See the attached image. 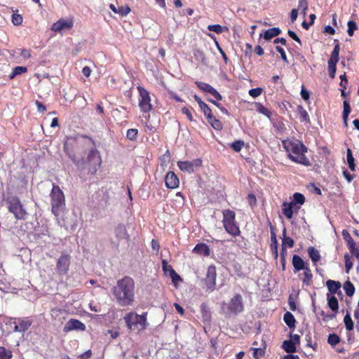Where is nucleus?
<instances>
[{"instance_id":"nucleus-1","label":"nucleus","mask_w":359,"mask_h":359,"mask_svg":"<svg viewBox=\"0 0 359 359\" xmlns=\"http://www.w3.org/2000/svg\"><path fill=\"white\" fill-rule=\"evenodd\" d=\"M111 293L118 305L123 307L132 306L135 300V280L125 276L117 280L111 289Z\"/></svg>"},{"instance_id":"nucleus-2","label":"nucleus","mask_w":359,"mask_h":359,"mask_svg":"<svg viewBox=\"0 0 359 359\" xmlns=\"http://www.w3.org/2000/svg\"><path fill=\"white\" fill-rule=\"evenodd\" d=\"M283 146L287 153V157L296 163L311 166V163L305 154L308 148L299 140L287 139L282 141Z\"/></svg>"},{"instance_id":"nucleus-3","label":"nucleus","mask_w":359,"mask_h":359,"mask_svg":"<svg viewBox=\"0 0 359 359\" xmlns=\"http://www.w3.org/2000/svg\"><path fill=\"white\" fill-rule=\"evenodd\" d=\"M65 150L79 169L81 170H86L88 173L90 175H95L101 166L102 159L100 155L99 151L95 148L89 151L86 159L83 158H79L74 154H72L66 146L65 147Z\"/></svg>"},{"instance_id":"nucleus-4","label":"nucleus","mask_w":359,"mask_h":359,"mask_svg":"<svg viewBox=\"0 0 359 359\" xmlns=\"http://www.w3.org/2000/svg\"><path fill=\"white\" fill-rule=\"evenodd\" d=\"M222 224L225 231L231 236L236 237L241 235L240 227L236 220L234 211L226 209L222 211Z\"/></svg>"},{"instance_id":"nucleus-5","label":"nucleus","mask_w":359,"mask_h":359,"mask_svg":"<svg viewBox=\"0 0 359 359\" xmlns=\"http://www.w3.org/2000/svg\"><path fill=\"white\" fill-rule=\"evenodd\" d=\"M147 316V312H144L142 315H138L134 312H129L124 316L123 319L128 329L140 331L147 328L148 325Z\"/></svg>"},{"instance_id":"nucleus-6","label":"nucleus","mask_w":359,"mask_h":359,"mask_svg":"<svg viewBox=\"0 0 359 359\" xmlns=\"http://www.w3.org/2000/svg\"><path fill=\"white\" fill-rule=\"evenodd\" d=\"M50 197L51 200L52 212L55 216H58L65 206V195L58 185L55 184L53 185Z\"/></svg>"},{"instance_id":"nucleus-7","label":"nucleus","mask_w":359,"mask_h":359,"mask_svg":"<svg viewBox=\"0 0 359 359\" xmlns=\"http://www.w3.org/2000/svg\"><path fill=\"white\" fill-rule=\"evenodd\" d=\"M8 210L12 212L15 219L24 220L27 215L20 198L18 196H11L7 199Z\"/></svg>"},{"instance_id":"nucleus-8","label":"nucleus","mask_w":359,"mask_h":359,"mask_svg":"<svg viewBox=\"0 0 359 359\" xmlns=\"http://www.w3.org/2000/svg\"><path fill=\"white\" fill-rule=\"evenodd\" d=\"M139 93L138 105L144 113H149L153 109L151 99L149 92L142 86H137Z\"/></svg>"},{"instance_id":"nucleus-9","label":"nucleus","mask_w":359,"mask_h":359,"mask_svg":"<svg viewBox=\"0 0 359 359\" xmlns=\"http://www.w3.org/2000/svg\"><path fill=\"white\" fill-rule=\"evenodd\" d=\"M337 43L335 44L334 49L331 53L330 58L328 60V72L330 78L334 79L335 77L337 64L339 60V51L340 46L337 40H334Z\"/></svg>"},{"instance_id":"nucleus-10","label":"nucleus","mask_w":359,"mask_h":359,"mask_svg":"<svg viewBox=\"0 0 359 359\" xmlns=\"http://www.w3.org/2000/svg\"><path fill=\"white\" fill-rule=\"evenodd\" d=\"M70 259V255L65 253H62L58 258L55 267V271L58 276L62 278L68 273L71 262Z\"/></svg>"},{"instance_id":"nucleus-11","label":"nucleus","mask_w":359,"mask_h":359,"mask_svg":"<svg viewBox=\"0 0 359 359\" xmlns=\"http://www.w3.org/2000/svg\"><path fill=\"white\" fill-rule=\"evenodd\" d=\"M11 323L14 325V332H25L32 325L33 320L31 317L14 318L11 320Z\"/></svg>"},{"instance_id":"nucleus-12","label":"nucleus","mask_w":359,"mask_h":359,"mask_svg":"<svg viewBox=\"0 0 359 359\" xmlns=\"http://www.w3.org/2000/svg\"><path fill=\"white\" fill-rule=\"evenodd\" d=\"M217 270L215 265H210L207 269L205 277L203 281L208 290L213 291L216 287Z\"/></svg>"},{"instance_id":"nucleus-13","label":"nucleus","mask_w":359,"mask_h":359,"mask_svg":"<svg viewBox=\"0 0 359 359\" xmlns=\"http://www.w3.org/2000/svg\"><path fill=\"white\" fill-rule=\"evenodd\" d=\"M227 309L229 313L237 315L244 310V305L243 303V297L240 294H236L233 298L231 299Z\"/></svg>"},{"instance_id":"nucleus-14","label":"nucleus","mask_w":359,"mask_h":359,"mask_svg":"<svg viewBox=\"0 0 359 359\" xmlns=\"http://www.w3.org/2000/svg\"><path fill=\"white\" fill-rule=\"evenodd\" d=\"M202 165V161L201 158H196L191 161H178L177 166L183 171L188 173H192L194 172L195 168H199Z\"/></svg>"},{"instance_id":"nucleus-15","label":"nucleus","mask_w":359,"mask_h":359,"mask_svg":"<svg viewBox=\"0 0 359 359\" xmlns=\"http://www.w3.org/2000/svg\"><path fill=\"white\" fill-rule=\"evenodd\" d=\"M195 84L203 92L210 93L217 100H222V97L220 95V93L215 88H213L211 85H210L207 83L201 82V81H196Z\"/></svg>"},{"instance_id":"nucleus-16","label":"nucleus","mask_w":359,"mask_h":359,"mask_svg":"<svg viewBox=\"0 0 359 359\" xmlns=\"http://www.w3.org/2000/svg\"><path fill=\"white\" fill-rule=\"evenodd\" d=\"M86 329L84 323L76 319H70L68 320L64 326L63 331L65 332H69L72 330H81L83 331Z\"/></svg>"},{"instance_id":"nucleus-17","label":"nucleus","mask_w":359,"mask_h":359,"mask_svg":"<svg viewBox=\"0 0 359 359\" xmlns=\"http://www.w3.org/2000/svg\"><path fill=\"white\" fill-rule=\"evenodd\" d=\"M73 25L74 22L72 20H66L62 18L53 23L51 29L54 32H62L72 29Z\"/></svg>"},{"instance_id":"nucleus-18","label":"nucleus","mask_w":359,"mask_h":359,"mask_svg":"<svg viewBox=\"0 0 359 359\" xmlns=\"http://www.w3.org/2000/svg\"><path fill=\"white\" fill-rule=\"evenodd\" d=\"M165 184L168 189H176L180 185V180L172 171H169L165 177Z\"/></svg>"},{"instance_id":"nucleus-19","label":"nucleus","mask_w":359,"mask_h":359,"mask_svg":"<svg viewBox=\"0 0 359 359\" xmlns=\"http://www.w3.org/2000/svg\"><path fill=\"white\" fill-rule=\"evenodd\" d=\"M300 207L294 206V203L283 202L282 204V212L288 219L292 218L294 210L298 211Z\"/></svg>"},{"instance_id":"nucleus-20","label":"nucleus","mask_w":359,"mask_h":359,"mask_svg":"<svg viewBox=\"0 0 359 359\" xmlns=\"http://www.w3.org/2000/svg\"><path fill=\"white\" fill-rule=\"evenodd\" d=\"M292 264L294 267V273L298 272L301 270H304L306 267H309V265L306 263H305V262L300 256L297 255H294L292 256Z\"/></svg>"},{"instance_id":"nucleus-21","label":"nucleus","mask_w":359,"mask_h":359,"mask_svg":"<svg viewBox=\"0 0 359 359\" xmlns=\"http://www.w3.org/2000/svg\"><path fill=\"white\" fill-rule=\"evenodd\" d=\"M193 252L204 256L208 257L210 255V249L209 246L204 243H198L193 249Z\"/></svg>"},{"instance_id":"nucleus-22","label":"nucleus","mask_w":359,"mask_h":359,"mask_svg":"<svg viewBox=\"0 0 359 359\" xmlns=\"http://www.w3.org/2000/svg\"><path fill=\"white\" fill-rule=\"evenodd\" d=\"M304 272L302 274L301 280L302 281L303 286H311L313 283V273L310 267H306L303 270Z\"/></svg>"},{"instance_id":"nucleus-23","label":"nucleus","mask_w":359,"mask_h":359,"mask_svg":"<svg viewBox=\"0 0 359 359\" xmlns=\"http://www.w3.org/2000/svg\"><path fill=\"white\" fill-rule=\"evenodd\" d=\"M194 98L198 104V106L201 108V111L203 112L205 118H208L209 116L212 114V109L208 107V105L205 102H204L201 100V98L199 96H198L197 95H194Z\"/></svg>"},{"instance_id":"nucleus-24","label":"nucleus","mask_w":359,"mask_h":359,"mask_svg":"<svg viewBox=\"0 0 359 359\" xmlns=\"http://www.w3.org/2000/svg\"><path fill=\"white\" fill-rule=\"evenodd\" d=\"M327 304L330 309L337 313L339 310V302L337 297L334 295H330L329 293L327 294Z\"/></svg>"},{"instance_id":"nucleus-25","label":"nucleus","mask_w":359,"mask_h":359,"mask_svg":"<svg viewBox=\"0 0 359 359\" xmlns=\"http://www.w3.org/2000/svg\"><path fill=\"white\" fill-rule=\"evenodd\" d=\"M343 113H342V118L344 125L345 127L348 126V115L351 113V106L348 100H344L343 102Z\"/></svg>"},{"instance_id":"nucleus-26","label":"nucleus","mask_w":359,"mask_h":359,"mask_svg":"<svg viewBox=\"0 0 359 359\" xmlns=\"http://www.w3.org/2000/svg\"><path fill=\"white\" fill-rule=\"evenodd\" d=\"M326 286L331 294H336L341 288V284L339 281L328 280L326 282Z\"/></svg>"},{"instance_id":"nucleus-27","label":"nucleus","mask_w":359,"mask_h":359,"mask_svg":"<svg viewBox=\"0 0 359 359\" xmlns=\"http://www.w3.org/2000/svg\"><path fill=\"white\" fill-rule=\"evenodd\" d=\"M308 253L313 265H316L317 262L320 261L321 258L319 251L316 250L314 247L310 246L308 248Z\"/></svg>"},{"instance_id":"nucleus-28","label":"nucleus","mask_w":359,"mask_h":359,"mask_svg":"<svg viewBox=\"0 0 359 359\" xmlns=\"http://www.w3.org/2000/svg\"><path fill=\"white\" fill-rule=\"evenodd\" d=\"M283 320L290 329H294L297 321L292 313L287 311L283 316Z\"/></svg>"},{"instance_id":"nucleus-29","label":"nucleus","mask_w":359,"mask_h":359,"mask_svg":"<svg viewBox=\"0 0 359 359\" xmlns=\"http://www.w3.org/2000/svg\"><path fill=\"white\" fill-rule=\"evenodd\" d=\"M280 33L281 30L278 27L270 28L265 31L264 39L266 41H269L272 38L278 36Z\"/></svg>"},{"instance_id":"nucleus-30","label":"nucleus","mask_w":359,"mask_h":359,"mask_svg":"<svg viewBox=\"0 0 359 359\" xmlns=\"http://www.w3.org/2000/svg\"><path fill=\"white\" fill-rule=\"evenodd\" d=\"M206 119L214 129L217 130H222L223 125L222 122L219 119H217L213 114L209 116L208 118H206Z\"/></svg>"},{"instance_id":"nucleus-31","label":"nucleus","mask_w":359,"mask_h":359,"mask_svg":"<svg viewBox=\"0 0 359 359\" xmlns=\"http://www.w3.org/2000/svg\"><path fill=\"white\" fill-rule=\"evenodd\" d=\"M255 107L257 112L266 116L267 118H271L272 112L268 108L265 107L259 102H255Z\"/></svg>"},{"instance_id":"nucleus-32","label":"nucleus","mask_w":359,"mask_h":359,"mask_svg":"<svg viewBox=\"0 0 359 359\" xmlns=\"http://www.w3.org/2000/svg\"><path fill=\"white\" fill-rule=\"evenodd\" d=\"M297 111L300 116L301 122L310 123L309 114L302 105L297 106Z\"/></svg>"},{"instance_id":"nucleus-33","label":"nucleus","mask_w":359,"mask_h":359,"mask_svg":"<svg viewBox=\"0 0 359 359\" xmlns=\"http://www.w3.org/2000/svg\"><path fill=\"white\" fill-rule=\"evenodd\" d=\"M291 203H294L295 207H300L305 203V197L302 194L296 192L293 194V201Z\"/></svg>"},{"instance_id":"nucleus-34","label":"nucleus","mask_w":359,"mask_h":359,"mask_svg":"<svg viewBox=\"0 0 359 359\" xmlns=\"http://www.w3.org/2000/svg\"><path fill=\"white\" fill-rule=\"evenodd\" d=\"M283 348L289 353H292L296 352V346L294 344V342H292L290 340H285L283 341L282 345Z\"/></svg>"},{"instance_id":"nucleus-35","label":"nucleus","mask_w":359,"mask_h":359,"mask_svg":"<svg viewBox=\"0 0 359 359\" xmlns=\"http://www.w3.org/2000/svg\"><path fill=\"white\" fill-rule=\"evenodd\" d=\"M283 238L282 240V247H283V246L285 248L288 247L290 248H293V246L294 245V240L290 237L286 236V229H283Z\"/></svg>"},{"instance_id":"nucleus-36","label":"nucleus","mask_w":359,"mask_h":359,"mask_svg":"<svg viewBox=\"0 0 359 359\" xmlns=\"http://www.w3.org/2000/svg\"><path fill=\"white\" fill-rule=\"evenodd\" d=\"M344 290H345L346 294L348 297H352L355 292V287L349 280L344 283Z\"/></svg>"},{"instance_id":"nucleus-37","label":"nucleus","mask_w":359,"mask_h":359,"mask_svg":"<svg viewBox=\"0 0 359 359\" xmlns=\"http://www.w3.org/2000/svg\"><path fill=\"white\" fill-rule=\"evenodd\" d=\"M344 323L347 330L351 331L353 330L354 323L348 311L346 312V314L344 318Z\"/></svg>"},{"instance_id":"nucleus-38","label":"nucleus","mask_w":359,"mask_h":359,"mask_svg":"<svg viewBox=\"0 0 359 359\" xmlns=\"http://www.w3.org/2000/svg\"><path fill=\"white\" fill-rule=\"evenodd\" d=\"M27 72V68L26 67H20L18 66L15 67L13 69L12 73L10 74L9 77L11 79H13L16 76L26 73Z\"/></svg>"},{"instance_id":"nucleus-39","label":"nucleus","mask_w":359,"mask_h":359,"mask_svg":"<svg viewBox=\"0 0 359 359\" xmlns=\"http://www.w3.org/2000/svg\"><path fill=\"white\" fill-rule=\"evenodd\" d=\"M208 29L209 31L215 32L217 34H222L224 31L228 30L227 27H223L220 25H210L208 26Z\"/></svg>"},{"instance_id":"nucleus-40","label":"nucleus","mask_w":359,"mask_h":359,"mask_svg":"<svg viewBox=\"0 0 359 359\" xmlns=\"http://www.w3.org/2000/svg\"><path fill=\"white\" fill-rule=\"evenodd\" d=\"M201 311L204 320H209L210 319L211 314L206 304L203 303L201 305Z\"/></svg>"},{"instance_id":"nucleus-41","label":"nucleus","mask_w":359,"mask_h":359,"mask_svg":"<svg viewBox=\"0 0 359 359\" xmlns=\"http://www.w3.org/2000/svg\"><path fill=\"white\" fill-rule=\"evenodd\" d=\"M344 258L346 272L348 273H349L350 270L353 268V263L352 259L348 253H346L344 255Z\"/></svg>"},{"instance_id":"nucleus-42","label":"nucleus","mask_w":359,"mask_h":359,"mask_svg":"<svg viewBox=\"0 0 359 359\" xmlns=\"http://www.w3.org/2000/svg\"><path fill=\"white\" fill-rule=\"evenodd\" d=\"M347 162L349 168L352 171H354L355 170V165L354 163V158L353 156L352 151L350 149H347Z\"/></svg>"},{"instance_id":"nucleus-43","label":"nucleus","mask_w":359,"mask_h":359,"mask_svg":"<svg viewBox=\"0 0 359 359\" xmlns=\"http://www.w3.org/2000/svg\"><path fill=\"white\" fill-rule=\"evenodd\" d=\"M344 239L346 242L347 246H350L355 243L353 238L350 235L349 232L346 229H344L341 232Z\"/></svg>"},{"instance_id":"nucleus-44","label":"nucleus","mask_w":359,"mask_h":359,"mask_svg":"<svg viewBox=\"0 0 359 359\" xmlns=\"http://www.w3.org/2000/svg\"><path fill=\"white\" fill-rule=\"evenodd\" d=\"M138 134V130L135 128H130L127 130L126 137L127 139L135 141L137 140Z\"/></svg>"},{"instance_id":"nucleus-45","label":"nucleus","mask_w":359,"mask_h":359,"mask_svg":"<svg viewBox=\"0 0 359 359\" xmlns=\"http://www.w3.org/2000/svg\"><path fill=\"white\" fill-rule=\"evenodd\" d=\"M327 342L331 346H336L340 342V337L336 334H330L328 336Z\"/></svg>"},{"instance_id":"nucleus-46","label":"nucleus","mask_w":359,"mask_h":359,"mask_svg":"<svg viewBox=\"0 0 359 359\" xmlns=\"http://www.w3.org/2000/svg\"><path fill=\"white\" fill-rule=\"evenodd\" d=\"M244 146V142L243 140H236L231 143V147L236 152H239Z\"/></svg>"},{"instance_id":"nucleus-47","label":"nucleus","mask_w":359,"mask_h":359,"mask_svg":"<svg viewBox=\"0 0 359 359\" xmlns=\"http://www.w3.org/2000/svg\"><path fill=\"white\" fill-rule=\"evenodd\" d=\"M347 33L349 36H352L353 35L354 31L358 29L357 25L353 20H349L347 23Z\"/></svg>"},{"instance_id":"nucleus-48","label":"nucleus","mask_w":359,"mask_h":359,"mask_svg":"<svg viewBox=\"0 0 359 359\" xmlns=\"http://www.w3.org/2000/svg\"><path fill=\"white\" fill-rule=\"evenodd\" d=\"M12 353L11 351L6 349L4 347H0V359H11Z\"/></svg>"},{"instance_id":"nucleus-49","label":"nucleus","mask_w":359,"mask_h":359,"mask_svg":"<svg viewBox=\"0 0 359 359\" xmlns=\"http://www.w3.org/2000/svg\"><path fill=\"white\" fill-rule=\"evenodd\" d=\"M22 21H23V18L21 15L13 13L11 15V22L14 25H15V26L20 25L22 23Z\"/></svg>"},{"instance_id":"nucleus-50","label":"nucleus","mask_w":359,"mask_h":359,"mask_svg":"<svg viewBox=\"0 0 359 359\" xmlns=\"http://www.w3.org/2000/svg\"><path fill=\"white\" fill-rule=\"evenodd\" d=\"M169 276L174 283L182 280V278L180 276V275L173 269L172 267H170Z\"/></svg>"},{"instance_id":"nucleus-51","label":"nucleus","mask_w":359,"mask_h":359,"mask_svg":"<svg viewBox=\"0 0 359 359\" xmlns=\"http://www.w3.org/2000/svg\"><path fill=\"white\" fill-rule=\"evenodd\" d=\"M233 271L235 272V273L238 276V277H243L244 276V273L243 272V268H242V266L238 263V262H235L233 265Z\"/></svg>"},{"instance_id":"nucleus-52","label":"nucleus","mask_w":359,"mask_h":359,"mask_svg":"<svg viewBox=\"0 0 359 359\" xmlns=\"http://www.w3.org/2000/svg\"><path fill=\"white\" fill-rule=\"evenodd\" d=\"M278 241L276 238V233L273 230H271V245H270L271 250H272V249L276 250V248H278Z\"/></svg>"},{"instance_id":"nucleus-53","label":"nucleus","mask_w":359,"mask_h":359,"mask_svg":"<svg viewBox=\"0 0 359 359\" xmlns=\"http://www.w3.org/2000/svg\"><path fill=\"white\" fill-rule=\"evenodd\" d=\"M130 12V8L128 5L122 6L118 8L117 13L121 16H126Z\"/></svg>"},{"instance_id":"nucleus-54","label":"nucleus","mask_w":359,"mask_h":359,"mask_svg":"<svg viewBox=\"0 0 359 359\" xmlns=\"http://www.w3.org/2000/svg\"><path fill=\"white\" fill-rule=\"evenodd\" d=\"M263 92L262 88H252L249 90V95L252 97H259Z\"/></svg>"},{"instance_id":"nucleus-55","label":"nucleus","mask_w":359,"mask_h":359,"mask_svg":"<svg viewBox=\"0 0 359 359\" xmlns=\"http://www.w3.org/2000/svg\"><path fill=\"white\" fill-rule=\"evenodd\" d=\"M353 256L359 259V250L356 247L355 243L348 247Z\"/></svg>"},{"instance_id":"nucleus-56","label":"nucleus","mask_w":359,"mask_h":359,"mask_svg":"<svg viewBox=\"0 0 359 359\" xmlns=\"http://www.w3.org/2000/svg\"><path fill=\"white\" fill-rule=\"evenodd\" d=\"M298 10L302 9L303 14L306 15V11L308 9V1L307 0H301L299 1Z\"/></svg>"},{"instance_id":"nucleus-57","label":"nucleus","mask_w":359,"mask_h":359,"mask_svg":"<svg viewBox=\"0 0 359 359\" xmlns=\"http://www.w3.org/2000/svg\"><path fill=\"white\" fill-rule=\"evenodd\" d=\"M247 201L251 207H254L257 204V198L254 194L250 193L247 196Z\"/></svg>"},{"instance_id":"nucleus-58","label":"nucleus","mask_w":359,"mask_h":359,"mask_svg":"<svg viewBox=\"0 0 359 359\" xmlns=\"http://www.w3.org/2000/svg\"><path fill=\"white\" fill-rule=\"evenodd\" d=\"M276 49L277 52H278L280 54L282 60L285 62L288 63L287 57V55H286V53H285L284 49L279 46H277L276 47Z\"/></svg>"},{"instance_id":"nucleus-59","label":"nucleus","mask_w":359,"mask_h":359,"mask_svg":"<svg viewBox=\"0 0 359 359\" xmlns=\"http://www.w3.org/2000/svg\"><path fill=\"white\" fill-rule=\"evenodd\" d=\"M320 314L323 317V320L325 322H327L330 320H332L336 317L337 315V313H335L334 312V313L332 314H325V313L323 311H321Z\"/></svg>"},{"instance_id":"nucleus-60","label":"nucleus","mask_w":359,"mask_h":359,"mask_svg":"<svg viewBox=\"0 0 359 359\" xmlns=\"http://www.w3.org/2000/svg\"><path fill=\"white\" fill-rule=\"evenodd\" d=\"M182 114H185L187 116V118L190 121H194V118H193L192 114H191V111L187 107H182Z\"/></svg>"},{"instance_id":"nucleus-61","label":"nucleus","mask_w":359,"mask_h":359,"mask_svg":"<svg viewBox=\"0 0 359 359\" xmlns=\"http://www.w3.org/2000/svg\"><path fill=\"white\" fill-rule=\"evenodd\" d=\"M300 94H301V96L303 100H308L309 99V97H310L309 92L307 90H306V88H304V86H302V87Z\"/></svg>"},{"instance_id":"nucleus-62","label":"nucleus","mask_w":359,"mask_h":359,"mask_svg":"<svg viewBox=\"0 0 359 359\" xmlns=\"http://www.w3.org/2000/svg\"><path fill=\"white\" fill-rule=\"evenodd\" d=\"M287 34L290 36V37H291L293 40H294L295 41L299 43L300 45L302 44V41H301L299 37L297 35V34L294 31L288 30Z\"/></svg>"},{"instance_id":"nucleus-63","label":"nucleus","mask_w":359,"mask_h":359,"mask_svg":"<svg viewBox=\"0 0 359 359\" xmlns=\"http://www.w3.org/2000/svg\"><path fill=\"white\" fill-rule=\"evenodd\" d=\"M288 304L291 311H294L297 309V306L294 300L293 299L292 295H290L288 299Z\"/></svg>"},{"instance_id":"nucleus-64","label":"nucleus","mask_w":359,"mask_h":359,"mask_svg":"<svg viewBox=\"0 0 359 359\" xmlns=\"http://www.w3.org/2000/svg\"><path fill=\"white\" fill-rule=\"evenodd\" d=\"M264 351L262 348H255L253 356L256 359H259L261 356L264 355Z\"/></svg>"}]
</instances>
